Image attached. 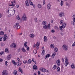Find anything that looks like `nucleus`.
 <instances>
[{
    "mask_svg": "<svg viewBox=\"0 0 75 75\" xmlns=\"http://www.w3.org/2000/svg\"><path fill=\"white\" fill-rule=\"evenodd\" d=\"M21 20L22 21H27V17H26L25 14H23V16L21 18Z\"/></svg>",
    "mask_w": 75,
    "mask_h": 75,
    "instance_id": "obj_1",
    "label": "nucleus"
},
{
    "mask_svg": "<svg viewBox=\"0 0 75 75\" xmlns=\"http://www.w3.org/2000/svg\"><path fill=\"white\" fill-rule=\"evenodd\" d=\"M73 18V21L71 22V24L72 25H75V14L74 15L72 16Z\"/></svg>",
    "mask_w": 75,
    "mask_h": 75,
    "instance_id": "obj_2",
    "label": "nucleus"
},
{
    "mask_svg": "<svg viewBox=\"0 0 75 75\" xmlns=\"http://www.w3.org/2000/svg\"><path fill=\"white\" fill-rule=\"evenodd\" d=\"M19 24L18 23H17L16 24H15L14 26H13L14 28H16L17 29L20 28V26L18 25Z\"/></svg>",
    "mask_w": 75,
    "mask_h": 75,
    "instance_id": "obj_3",
    "label": "nucleus"
},
{
    "mask_svg": "<svg viewBox=\"0 0 75 75\" xmlns=\"http://www.w3.org/2000/svg\"><path fill=\"white\" fill-rule=\"evenodd\" d=\"M65 62L64 65L66 67H67V65L69 64V62H68V59L66 58L65 59Z\"/></svg>",
    "mask_w": 75,
    "mask_h": 75,
    "instance_id": "obj_4",
    "label": "nucleus"
},
{
    "mask_svg": "<svg viewBox=\"0 0 75 75\" xmlns=\"http://www.w3.org/2000/svg\"><path fill=\"white\" fill-rule=\"evenodd\" d=\"M16 45H17L16 44L13 43L10 45V47L11 48H16Z\"/></svg>",
    "mask_w": 75,
    "mask_h": 75,
    "instance_id": "obj_5",
    "label": "nucleus"
},
{
    "mask_svg": "<svg viewBox=\"0 0 75 75\" xmlns=\"http://www.w3.org/2000/svg\"><path fill=\"white\" fill-rule=\"evenodd\" d=\"M63 48L64 49V50L65 51H67L68 50V47L65 45H64L63 46Z\"/></svg>",
    "mask_w": 75,
    "mask_h": 75,
    "instance_id": "obj_6",
    "label": "nucleus"
},
{
    "mask_svg": "<svg viewBox=\"0 0 75 75\" xmlns=\"http://www.w3.org/2000/svg\"><path fill=\"white\" fill-rule=\"evenodd\" d=\"M22 64V62L21 61H19L16 63L17 66H21Z\"/></svg>",
    "mask_w": 75,
    "mask_h": 75,
    "instance_id": "obj_7",
    "label": "nucleus"
},
{
    "mask_svg": "<svg viewBox=\"0 0 75 75\" xmlns=\"http://www.w3.org/2000/svg\"><path fill=\"white\" fill-rule=\"evenodd\" d=\"M64 14H65V13H64L63 12H62L59 13V16L60 17H62L64 16Z\"/></svg>",
    "mask_w": 75,
    "mask_h": 75,
    "instance_id": "obj_8",
    "label": "nucleus"
},
{
    "mask_svg": "<svg viewBox=\"0 0 75 75\" xmlns=\"http://www.w3.org/2000/svg\"><path fill=\"white\" fill-rule=\"evenodd\" d=\"M41 70V72H46V69H45L44 68H41L40 69Z\"/></svg>",
    "mask_w": 75,
    "mask_h": 75,
    "instance_id": "obj_9",
    "label": "nucleus"
},
{
    "mask_svg": "<svg viewBox=\"0 0 75 75\" xmlns=\"http://www.w3.org/2000/svg\"><path fill=\"white\" fill-rule=\"evenodd\" d=\"M15 8H11V10L9 11V12H14L15 13Z\"/></svg>",
    "mask_w": 75,
    "mask_h": 75,
    "instance_id": "obj_10",
    "label": "nucleus"
},
{
    "mask_svg": "<svg viewBox=\"0 0 75 75\" xmlns=\"http://www.w3.org/2000/svg\"><path fill=\"white\" fill-rule=\"evenodd\" d=\"M11 55L9 54L8 55L6 59L8 60H10L11 59Z\"/></svg>",
    "mask_w": 75,
    "mask_h": 75,
    "instance_id": "obj_11",
    "label": "nucleus"
},
{
    "mask_svg": "<svg viewBox=\"0 0 75 75\" xmlns=\"http://www.w3.org/2000/svg\"><path fill=\"white\" fill-rule=\"evenodd\" d=\"M2 75H7V71L6 70H4L2 72Z\"/></svg>",
    "mask_w": 75,
    "mask_h": 75,
    "instance_id": "obj_12",
    "label": "nucleus"
},
{
    "mask_svg": "<svg viewBox=\"0 0 75 75\" xmlns=\"http://www.w3.org/2000/svg\"><path fill=\"white\" fill-rule=\"evenodd\" d=\"M56 63L57 64V65L58 66H59V65H60V64L59 59L58 60L56 61Z\"/></svg>",
    "mask_w": 75,
    "mask_h": 75,
    "instance_id": "obj_13",
    "label": "nucleus"
},
{
    "mask_svg": "<svg viewBox=\"0 0 75 75\" xmlns=\"http://www.w3.org/2000/svg\"><path fill=\"white\" fill-rule=\"evenodd\" d=\"M9 9H10V8H9V9L8 10V12L9 14L10 13V14H11V16H13V15H14V14H15V12H10V11H9Z\"/></svg>",
    "mask_w": 75,
    "mask_h": 75,
    "instance_id": "obj_14",
    "label": "nucleus"
},
{
    "mask_svg": "<svg viewBox=\"0 0 75 75\" xmlns=\"http://www.w3.org/2000/svg\"><path fill=\"white\" fill-rule=\"evenodd\" d=\"M39 45H40V42H38L36 43V47L37 48H38H38H39V47H38L39 46Z\"/></svg>",
    "mask_w": 75,
    "mask_h": 75,
    "instance_id": "obj_15",
    "label": "nucleus"
},
{
    "mask_svg": "<svg viewBox=\"0 0 75 75\" xmlns=\"http://www.w3.org/2000/svg\"><path fill=\"white\" fill-rule=\"evenodd\" d=\"M15 0H14V1H11V3H12V5L10 4L9 5V6H12V7H14L15 6L14 5V3H15Z\"/></svg>",
    "mask_w": 75,
    "mask_h": 75,
    "instance_id": "obj_16",
    "label": "nucleus"
},
{
    "mask_svg": "<svg viewBox=\"0 0 75 75\" xmlns=\"http://www.w3.org/2000/svg\"><path fill=\"white\" fill-rule=\"evenodd\" d=\"M25 3L26 6H27V7H28V6H30V5H29V4H28V0H26L25 1Z\"/></svg>",
    "mask_w": 75,
    "mask_h": 75,
    "instance_id": "obj_17",
    "label": "nucleus"
},
{
    "mask_svg": "<svg viewBox=\"0 0 75 75\" xmlns=\"http://www.w3.org/2000/svg\"><path fill=\"white\" fill-rule=\"evenodd\" d=\"M33 69H35V70H36L37 69V66H36V65L35 64L33 66Z\"/></svg>",
    "mask_w": 75,
    "mask_h": 75,
    "instance_id": "obj_18",
    "label": "nucleus"
},
{
    "mask_svg": "<svg viewBox=\"0 0 75 75\" xmlns=\"http://www.w3.org/2000/svg\"><path fill=\"white\" fill-rule=\"evenodd\" d=\"M47 8L48 10H50L51 8V4H50L49 3L48 5H47Z\"/></svg>",
    "mask_w": 75,
    "mask_h": 75,
    "instance_id": "obj_19",
    "label": "nucleus"
},
{
    "mask_svg": "<svg viewBox=\"0 0 75 75\" xmlns=\"http://www.w3.org/2000/svg\"><path fill=\"white\" fill-rule=\"evenodd\" d=\"M56 55V52H54V53L52 54V58H54V57Z\"/></svg>",
    "mask_w": 75,
    "mask_h": 75,
    "instance_id": "obj_20",
    "label": "nucleus"
},
{
    "mask_svg": "<svg viewBox=\"0 0 75 75\" xmlns=\"http://www.w3.org/2000/svg\"><path fill=\"white\" fill-rule=\"evenodd\" d=\"M18 71L19 72L21 73H23V71L22 70V69L21 67L19 68Z\"/></svg>",
    "mask_w": 75,
    "mask_h": 75,
    "instance_id": "obj_21",
    "label": "nucleus"
},
{
    "mask_svg": "<svg viewBox=\"0 0 75 75\" xmlns=\"http://www.w3.org/2000/svg\"><path fill=\"white\" fill-rule=\"evenodd\" d=\"M29 36L31 38H34V37L35 35L33 34H32L30 35Z\"/></svg>",
    "mask_w": 75,
    "mask_h": 75,
    "instance_id": "obj_22",
    "label": "nucleus"
},
{
    "mask_svg": "<svg viewBox=\"0 0 75 75\" xmlns=\"http://www.w3.org/2000/svg\"><path fill=\"white\" fill-rule=\"evenodd\" d=\"M74 64H72V65H71V67L72 69H75V67L74 66Z\"/></svg>",
    "mask_w": 75,
    "mask_h": 75,
    "instance_id": "obj_23",
    "label": "nucleus"
},
{
    "mask_svg": "<svg viewBox=\"0 0 75 75\" xmlns=\"http://www.w3.org/2000/svg\"><path fill=\"white\" fill-rule=\"evenodd\" d=\"M66 24H65L64 23H63L62 26L63 28H65V26H66Z\"/></svg>",
    "mask_w": 75,
    "mask_h": 75,
    "instance_id": "obj_24",
    "label": "nucleus"
},
{
    "mask_svg": "<svg viewBox=\"0 0 75 75\" xmlns=\"http://www.w3.org/2000/svg\"><path fill=\"white\" fill-rule=\"evenodd\" d=\"M47 37L46 36H45L44 38V41L45 42H47Z\"/></svg>",
    "mask_w": 75,
    "mask_h": 75,
    "instance_id": "obj_25",
    "label": "nucleus"
},
{
    "mask_svg": "<svg viewBox=\"0 0 75 75\" xmlns=\"http://www.w3.org/2000/svg\"><path fill=\"white\" fill-rule=\"evenodd\" d=\"M52 69L54 70L56 69H57V65H54Z\"/></svg>",
    "mask_w": 75,
    "mask_h": 75,
    "instance_id": "obj_26",
    "label": "nucleus"
},
{
    "mask_svg": "<svg viewBox=\"0 0 75 75\" xmlns=\"http://www.w3.org/2000/svg\"><path fill=\"white\" fill-rule=\"evenodd\" d=\"M12 62L13 64L14 65H16V61H15V60H13L12 61Z\"/></svg>",
    "mask_w": 75,
    "mask_h": 75,
    "instance_id": "obj_27",
    "label": "nucleus"
},
{
    "mask_svg": "<svg viewBox=\"0 0 75 75\" xmlns=\"http://www.w3.org/2000/svg\"><path fill=\"white\" fill-rule=\"evenodd\" d=\"M51 57V55L49 54H48L47 55L45 56V59L47 58H49V57Z\"/></svg>",
    "mask_w": 75,
    "mask_h": 75,
    "instance_id": "obj_28",
    "label": "nucleus"
},
{
    "mask_svg": "<svg viewBox=\"0 0 75 75\" xmlns=\"http://www.w3.org/2000/svg\"><path fill=\"white\" fill-rule=\"evenodd\" d=\"M54 45L53 44H51L50 46V48H54Z\"/></svg>",
    "mask_w": 75,
    "mask_h": 75,
    "instance_id": "obj_29",
    "label": "nucleus"
},
{
    "mask_svg": "<svg viewBox=\"0 0 75 75\" xmlns=\"http://www.w3.org/2000/svg\"><path fill=\"white\" fill-rule=\"evenodd\" d=\"M43 27L45 29H47V28H48V25H46L45 26H43Z\"/></svg>",
    "mask_w": 75,
    "mask_h": 75,
    "instance_id": "obj_30",
    "label": "nucleus"
},
{
    "mask_svg": "<svg viewBox=\"0 0 75 75\" xmlns=\"http://www.w3.org/2000/svg\"><path fill=\"white\" fill-rule=\"evenodd\" d=\"M5 52H7V53H9V51H8V50L7 48H6L5 49Z\"/></svg>",
    "mask_w": 75,
    "mask_h": 75,
    "instance_id": "obj_31",
    "label": "nucleus"
},
{
    "mask_svg": "<svg viewBox=\"0 0 75 75\" xmlns=\"http://www.w3.org/2000/svg\"><path fill=\"white\" fill-rule=\"evenodd\" d=\"M22 51H23V52H26V50H25V49H24V47H23V48H22Z\"/></svg>",
    "mask_w": 75,
    "mask_h": 75,
    "instance_id": "obj_32",
    "label": "nucleus"
},
{
    "mask_svg": "<svg viewBox=\"0 0 75 75\" xmlns=\"http://www.w3.org/2000/svg\"><path fill=\"white\" fill-rule=\"evenodd\" d=\"M31 62H32V61L31 60L29 59V60L28 61V64H31Z\"/></svg>",
    "mask_w": 75,
    "mask_h": 75,
    "instance_id": "obj_33",
    "label": "nucleus"
},
{
    "mask_svg": "<svg viewBox=\"0 0 75 75\" xmlns=\"http://www.w3.org/2000/svg\"><path fill=\"white\" fill-rule=\"evenodd\" d=\"M4 34V32L3 31L0 32V35H3Z\"/></svg>",
    "mask_w": 75,
    "mask_h": 75,
    "instance_id": "obj_34",
    "label": "nucleus"
},
{
    "mask_svg": "<svg viewBox=\"0 0 75 75\" xmlns=\"http://www.w3.org/2000/svg\"><path fill=\"white\" fill-rule=\"evenodd\" d=\"M57 72H59L60 71V68H59V67H58L57 69Z\"/></svg>",
    "mask_w": 75,
    "mask_h": 75,
    "instance_id": "obj_35",
    "label": "nucleus"
},
{
    "mask_svg": "<svg viewBox=\"0 0 75 75\" xmlns=\"http://www.w3.org/2000/svg\"><path fill=\"white\" fill-rule=\"evenodd\" d=\"M34 21H35V23L38 22V20H37V18H35L34 19Z\"/></svg>",
    "mask_w": 75,
    "mask_h": 75,
    "instance_id": "obj_36",
    "label": "nucleus"
},
{
    "mask_svg": "<svg viewBox=\"0 0 75 75\" xmlns=\"http://www.w3.org/2000/svg\"><path fill=\"white\" fill-rule=\"evenodd\" d=\"M63 4H64V1H61L60 3L61 6H62L63 5Z\"/></svg>",
    "mask_w": 75,
    "mask_h": 75,
    "instance_id": "obj_37",
    "label": "nucleus"
},
{
    "mask_svg": "<svg viewBox=\"0 0 75 75\" xmlns=\"http://www.w3.org/2000/svg\"><path fill=\"white\" fill-rule=\"evenodd\" d=\"M54 51L55 52H58V48L56 47L54 48Z\"/></svg>",
    "mask_w": 75,
    "mask_h": 75,
    "instance_id": "obj_38",
    "label": "nucleus"
},
{
    "mask_svg": "<svg viewBox=\"0 0 75 75\" xmlns=\"http://www.w3.org/2000/svg\"><path fill=\"white\" fill-rule=\"evenodd\" d=\"M46 23H47L46 21H43L42 22V24H43V25H45L46 24Z\"/></svg>",
    "mask_w": 75,
    "mask_h": 75,
    "instance_id": "obj_39",
    "label": "nucleus"
},
{
    "mask_svg": "<svg viewBox=\"0 0 75 75\" xmlns=\"http://www.w3.org/2000/svg\"><path fill=\"white\" fill-rule=\"evenodd\" d=\"M27 42H26L25 43L24 45L25 47H27Z\"/></svg>",
    "mask_w": 75,
    "mask_h": 75,
    "instance_id": "obj_40",
    "label": "nucleus"
},
{
    "mask_svg": "<svg viewBox=\"0 0 75 75\" xmlns=\"http://www.w3.org/2000/svg\"><path fill=\"white\" fill-rule=\"evenodd\" d=\"M17 73V71L15 70L13 71V74L14 75H16Z\"/></svg>",
    "mask_w": 75,
    "mask_h": 75,
    "instance_id": "obj_41",
    "label": "nucleus"
},
{
    "mask_svg": "<svg viewBox=\"0 0 75 75\" xmlns=\"http://www.w3.org/2000/svg\"><path fill=\"white\" fill-rule=\"evenodd\" d=\"M38 8H40L41 7V5L40 4H38Z\"/></svg>",
    "mask_w": 75,
    "mask_h": 75,
    "instance_id": "obj_42",
    "label": "nucleus"
},
{
    "mask_svg": "<svg viewBox=\"0 0 75 75\" xmlns=\"http://www.w3.org/2000/svg\"><path fill=\"white\" fill-rule=\"evenodd\" d=\"M44 53H45V50H43L42 52V55H43L44 54Z\"/></svg>",
    "mask_w": 75,
    "mask_h": 75,
    "instance_id": "obj_43",
    "label": "nucleus"
},
{
    "mask_svg": "<svg viewBox=\"0 0 75 75\" xmlns=\"http://www.w3.org/2000/svg\"><path fill=\"white\" fill-rule=\"evenodd\" d=\"M23 64H27V61L26 60H24L23 62Z\"/></svg>",
    "mask_w": 75,
    "mask_h": 75,
    "instance_id": "obj_44",
    "label": "nucleus"
},
{
    "mask_svg": "<svg viewBox=\"0 0 75 75\" xmlns=\"http://www.w3.org/2000/svg\"><path fill=\"white\" fill-rule=\"evenodd\" d=\"M18 52H20L21 50V49L20 48H18Z\"/></svg>",
    "mask_w": 75,
    "mask_h": 75,
    "instance_id": "obj_45",
    "label": "nucleus"
},
{
    "mask_svg": "<svg viewBox=\"0 0 75 75\" xmlns=\"http://www.w3.org/2000/svg\"><path fill=\"white\" fill-rule=\"evenodd\" d=\"M33 53H34V54H37V50H34L33 51Z\"/></svg>",
    "mask_w": 75,
    "mask_h": 75,
    "instance_id": "obj_46",
    "label": "nucleus"
},
{
    "mask_svg": "<svg viewBox=\"0 0 75 75\" xmlns=\"http://www.w3.org/2000/svg\"><path fill=\"white\" fill-rule=\"evenodd\" d=\"M7 63H8V62L7 61H6L5 62V64L6 66H7V65H8V64H7Z\"/></svg>",
    "mask_w": 75,
    "mask_h": 75,
    "instance_id": "obj_47",
    "label": "nucleus"
},
{
    "mask_svg": "<svg viewBox=\"0 0 75 75\" xmlns=\"http://www.w3.org/2000/svg\"><path fill=\"white\" fill-rule=\"evenodd\" d=\"M4 53V52H1L0 53V55H2Z\"/></svg>",
    "mask_w": 75,
    "mask_h": 75,
    "instance_id": "obj_48",
    "label": "nucleus"
},
{
    "mask_svg": "<svg viewBox=\"0 0 75 75\" xmlns=\"http://www.w3.org/2000/svg\"><path fill=\"white\" fill-rule=\"evenodd\" d=\"M4 36L5 38H8L7 35L6 34H5L4 35Z\"/></svg>",
    "mask_w": 75,
    "mask_h": 75,
    "instance_id": "obj_49",
    "label": "nucleus"
},
{
    "mask_svg": "<svg viewBox=\"0 0 75 75\" xmlns=\"http://www.w3.org/2000/svg\"><path fill=\"white\" fill-rule=\"evenodd\" d=\"M63 22H64V21H63V20H61L60 21V24H62Z\"/></svg>",
    "mask_w": 75,
    "mask_h": 75,
    "instance_id": "obj_50",
    "label": "nucleus"
},
{
    "mask_svg": "<svg viewBox=\"0 0 75 75\" xmlns=\"http://www.w3.org/2000/svg\"><path fill=\"white\" fill-rule=\"evenodd\" d=\"M62 28H63L62 26H60V30H62Z\"/></svg>",
    "mask_w": 75,
    "mask_h": 75,
    "instance_id": "obj_51",
    "label": "nucleus"
},
{
    "mask_svg": "<svg viewBox=\"0 0 75 75\" xmlns=\"http://www.w3.org/2000/svg\"><path fill=\"white\" fill-rule=\"evenodd\" d=\"M75 42H74V43L72 45V47H75Z\"/></svg>",
    "mask_w": 75,
    "mask_h": 75,
    "instance_id": "obj_52",
    "label": "nucleus"
},
{
    "mask_svg": "<svg viewBox=\"0 0 75 75\" xmlns=\"http://www.w3.org/2000/svg\"><path fill=\"white\" fill-rule=\"evenodd\" d=\"M51 32L52 33H55V30H51Z\"/></svg>",
    "mask_w": 75,
    "mask_h": 75,
    "instance_id": "obj_53",
    "label": "nucleus"
},
{
    "mask_svg": "<svg viewBox=\"0 0 75 75\" xmlns=\"http://www.w3.org/2000/svg\"><path fill=\"white\" fill-rule=\"evenodd\" d=\"M48 28L49 29H50V23L48 24Z\"/></svg>",
    "mask_w": 75,
    "mask_h": 75,
    "instance_id": "obj_54",
    "label": "nucleus"
},
{
    "mask_svg": "<svg viewBox=\"0 0 75 75\" xmlns=\"http://www.w3.org/2000/svg\"><path fill=\"white\" fill-rule=\"evenodd\" d=\"M66 5L67 6H68V7H69V5L68 4V2H66Z\"/></svg>",
    "mask_w": 75,
    "mask_h": 75,
    "instance_id": "obj_55",
    "label": "nucleus"
},
{
    "mask_svg": "<svg viewBox=\"0 0 75 75\" xmlns=\"http://www.w3.org/2000/svg\"><path fill=\"white\" fill-rule=\"evenodd\" d=\"M16 19L18 20H20V17L19 16H18V17H17Z\"/></svg>",
    "mask_w": 75,
    "mask_h": 75,
    "instance_id": "obj_56",
    "label": "nucleus"
},
{
    "mask_svg": "<svg viewBox=\"0 0 75 75\" xmlns=\"http://www.w3.org/2000/svg\"><path fill=\"white\" fill-rule=\"evenodd\" d=\"M38 75H40L41 73L40 72V71H38Z\"/></svg>",
    "mask_w": 75,
    "mask_h": 75,
    "instance_id": "obj_57",
    "label": "nucleus"
},
{
    "mask_svg": "<svg viewBox=\"0 0 75 75\" xmlns=\"http://www.w3.org/2000/svg\"><path fill=\"white\" fill-rule=\"evenodd\" d=\"M16 7L17 8H18L19 7V5H16Z\"/></svg>",
    "mask_w": 75,
    "mask_h": 75,
    "instance_id": "obj_58",
    "label": "nucleus"
},
{
    "mask_svg": "<svg viewBox=\"0 0 75 75\" xmlns=\"http://www.w3.org/2000/svg\"><path fill=\"white\" fill-rule=\"evenodd\" d=\"M17 59L18 61H20V58L18 57H17Z\"/></svg>",
    "mask_w": 75,
    "mask_h": 75,
    "instance_id": "obj_59",
    "label": "nucleus"
},
{
    "mask_svg": "<svg viewBox=\"0 0 75 75\" xmlns=\"http://www.w3.org/2000/svg\"><path fill=\"white\" fill-rule=\"evenodd\" d=\"M4 41H6V40L7 39V38H6L4 37Z\"/></svg>",
    "mask_w": 75,
    "mask_h": 75,
    "instance_id": "obj_60",
    "label": "nucleus"
},
{
    "mask_svg": "<svg viewBox=\"0 0 75 75\" xmlns=\"http://www.w3.org/2000/svg\"><path fill=\"white\" fill-rule=\"evenodd\" d=\"M3 59H0V62H3Z\"/></svg>",
    "mask_w": 75,
    "mask_h": 75,
    "instance_id": "obj_61",
    "label": "nucleus"
},
{
    "mask_svg": "<svg viewBox=\"0 0 75 75\" xmlns=\"http://www.w3.org/2000/svg\"><path fill=\"white\" fill-rule=\"evenodd\" d=\"M26 48H27V50L28 51L29 50V47H26Z\"/></svg>",
    "mask_w": 75,
    "mask_h": 75,
    "instance_id": "obj_62",
    "label": "nucleus"
},
{
    "mask_svg": "<svg viewBox=\"0 0 75 75\" xmlns=\"http://www.w3.org/2000/svg\"><path fill=\"white\" fill-rule=\"evenodd\" d=\"M1 45L2 47H3V46L4 45V44H3V43H1Z\"/></svg>",
    "mask_w": 75,
    "mask_h": 75,
    "instance_id": "obj_63",
    "label": "nucleus"
},
{
    "mask_svg": "<svg viewBox=\"0 0 75 75\" xmlns=\"http://www.w3.org/2000/svg\"><path fill=\"white\" fill-rule=\"evenodd\" d=\"M51 23L52 24L53 23H54V20H52L51 21Z\"/></svg>",
    "mask_w": 75,
    "mask_h": 75,
    "instance_id": "obj_64",
    "label": "nucleus"
}]
</instances>
